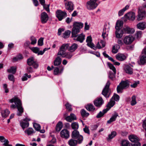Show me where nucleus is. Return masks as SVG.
I'll return each mask as SVG.
<instances>
[{
  "label": "nucleus",
  "mask_w": 146,
  "mask_h": 146,
  "mask_svg": "<svg viewBox=\"0 0 146 146\" xmlns=\"http://www.w3.org/2000/svg\"><path fill=\"white\" fill-rule=\"evenodd\" d=\"M131 106H133L137 104L136 100V97L135 96H133L131 98Z\"/></svg>",
  "instance_id": "49530a36"
},
{
  "label": "nucleus",
  "mask_w": 146,
  "mask_h": 146,
  "mask_svg": "<svg viewBox=\"0 0 146 146\" xmlns=\"http://www.w3.org/2000/svg\"><path fill=\"white\" fill-rule=\"evenodd\" d=\"M27 63L29 66L32 65L35 68H37L38 66V64L34 60L33 57L28 59L27 61Z\"/></svg>",
  "instance_id": "2eb2a0df"
},
{
  "label": "nucleus",
  "mask_w": 146,
  "mask_h": 146,
  "mask_svg": "<svg viewBox=\"0 0 146 146\" xmlns=\"http://www.w3.org/2000/svg\"><path fill=\"white\" fill-rule=\"evenodd\" d=\"M111 99H112L113 100L115 101L116 102L118 101L119 99V96L116 94H114L113 96Z\"/></svg>",
  "instance_id": "de8ad7c7"
},
{
  "label": "nucleus",
  "mask_w": 146,
  "mask_h": 146,
  "mask_svg": "<svg viewBox=\"0 0 146 146\" xmlns=\"http://www.w3.org/2000/svg\"><path fill=\"white\" fill-rule=\"evenodd\" d=\"M40 20L42 23L44 24L46 23L49 19L48 16L45 12H43L40 14Z\"/></svg>",
  "instance_id": "f8f14e48"
},
{
  "label": "nucleus",
  "mask_w": 146,
  "mask_h": 146,
  "mask_svg": "<svg viewBox=\"0 0 146 146\" xmlns=\"http://www.w3.org/2000/svg\"><path fill=\"white\" fill-rule=\"evenodd\" d=\"M83 24L81 22H74L73 25L71 36H85V35H82V34L79 36L78 35H77L80 32V29L83 27Z\"/></svg>",
  "instance_id": "f03ea898"
},
{
  "label": "nucleus",
  "mask_w": 146,
  "mask_h": 146,
  "mask_svg": "<svg viewBox=\"0 0 146 146\" xmlns=\"http://www.w3.org/2000/svg\"><path fill=\"white\" fill-rule=\"evenodd\" d=\"M109 28V26H108L107 24L104 25L103 29V32L102 34V36H108V32Z\"/></svg>",
  "instance_id": "6ab92c4d"
},
{
  "label": "nucleus",
  "mask_w": 146,
  "mask_h": 146,
  "mask_svg": "<svg viewBox=\"0 0 146 146\" xmlns=\"http://www.w3.org/2000/svg\"><path fill=\"white\" fill-rule=\"evenodd\" d=\"M134 39V37H125L123 39L124 42L126 44H131Z\"/></svg>",
  "instance_id": "412c9836"
},
{
  "label": "nucleus",
  "mask_w": 146,
  "mask_h": 146,
  "mask_svg": "<svg viewBox=\"0 0 146 146\" xmlns=\"http://www.w3.org/2000/svg\"><path fill=\"white\" fill-rule=\"evenodd\" d=\"M71 126L72 129L74 130L77 129L79 127L78 123L76 122H73L71 124Z\"/></svg>",
  "instance_id": "c03bdc74"
},
{
  "label": "nucleus",
  "mask_w": 146,
  "mask_h": 146,
  "mask_svg": "<svg viewBox=\"0 0 146 146\" xmlns=\"http://www.w3.org/2000/svg\"><path fill=\"white\" fill-rule=\"evenodd\" d=\"M8 78L10 80L12 81L13 82L15 81L14 76L13 75L9 74L8 76Z\"/></svg>",
  "instance_id": "bf43d9fd"
},
{
  "label": "nucleus",
  "mask_w": 146,
  "mask_h": 146,
  "mask_svg": "<svg viewBox=\"0 0 146 146\" xmlns=\"http://www.w3.org/2000/svg\"><path fill=\"white\" fill-rule=\"evenodd\" d=\"M78 143V140L71 139L68 141V144L70 146H76L77 143Z\"/></svg>",
  "instance_id": "cd10ccee"
},
{
  "label": "nucleus",
  "mask_w": 146,
  "mask_h": 146,
  "mask_svg": "<svg viewBox=\"0 0 146 146\" xmlns=\"http://www.w3.org/2000/svg\"><path fill=\"white\" fill-rule=\"evenodd\" d=\"M108 111V110L106 109H104L102 111H100L97 114L96 116V117L98 118H100L102 117Z\"/></svg>",
  "instance_id": "c9c22d12"
},
{
  "label": "nucleus",
  "mask_w": 146,
  "mask_h": 146,
  "mask_svg": "<svg viewBox=\"0 0 146 146\" xmlns=\"http://www.w3.org/2000/svg\"><path fill=\"white\" fill-rule=\"evenodd\" d=\"M138 13L137 20L139 21L142 20L145 17V13L144 11H141L140 9H139Z\"/></svg>",
  "instance_id": "a211bd4d"
},
{
  "label": "nucleus",
  "mask_w": 146,
  "mask_h": 146,
  "mask_svg": "<svg viewBox=\"0 0 146 146\" xmlns=\"http://www.w3.org/2000/svg\"><path fill=\"white\" fill-rule=\"evenodd\" d=\"M137 28L141 30H144L146 28V23L145 22H140L137 25Z\"/></svg>",
  "instance_id": "b1692460"
},
{
  "label": "nucleus",
  "mask_w": 146,
  "mask_h": 146,
  "mask_svg": "<svg viewBox=\"0 0 146 146\" xmlns=\"http://www.w3.org/2000/svg\"><path fill=\"white\" fill-rule=\"evenodd\" d=\"M146 63V56L141 54L139 56V63L140 64L143 65Z\"/></svg>",
  "instance_id": "393cba45"
},
{
  "label": "nucleus",
  "mask_w": 146,
  "mask_h": 146,
  "mask_svg": "<svg viewBox=\"0 0 146 146\" xmlns=\"http://www.w3.org/2000/svg\"><path fill=\"white\" fill-rule=\"evenodd\" d=\"M64 4L66 9L70 12L74 9V4L73 2L69 0H64Z\"/></svg>",
  "instance_id": "423d86ee"
},
{
  "label": "nucleus",
  "mask_w": 146,
  "mask_h": 146,
  "mask_svg": "<svg viewBox=\"0 0 146 146\" xmlns=\"http://www.w3.org/2000/svg\"><path fill=\"white\" fill-rule=\"evenodd\" d=\"M129 7V6L128 5H126L124 8L122 9L119 11L118 13V15L119 16H120L123 15L124 13V12L127 9H128Z\"/></svg>",
  "instance_id": "f704fd0d"
},
{
  "label": "nucleus",
  "mask_w": 146,
  "mask_h": 146,
  "mask_svg": "<svg viewBox=\"0 0 146 146\" xmlns=\"http://www.w3.org/2000/svg\"><path fill=\"white\" fill-rule=\"evenodd\" d=\"M43 6L44 9H45L48 13L50 12V9L49 8V5L45 4Z\"/></svg>",
  "instance_id": "052dcab7"
},
{
  "label": "nucleus",
  "mask_w": 146,
  "mask_h": 146,
  "mask_svg": "<svg viewBox=\"0 0 146 146\" xmlns=\"http://www.w3.org/2000/svg\"><path fill=\"white\" fill-rule=\"evenodd\" d=\"M78 45L75 43L72 44L70 46H69L68 50L71 52H73L75 51L78 48Z\"/></svg>",
  "instance_id": "4be33fe9"
},
{
  "label": "nucleus",
  "mask_w": 146,
  "mask_h": 146,
  "mask_svg": "<svg viewBox=\"0 0 146 146\" xmlns=\"http://www.w3.org/2000/svg\"><path fill=\"white\" fill-rule=\"evenodd\" d=\"M31 77V75H28L26 73L25 74L22 78V80L23 81L27 80V77L29 78H30Z\"/></svg>",
  "instance_id": "8fccbe9b"
},
{
  "label": "nucleus",
  "mask_w": 146,
  "mask_h": 146,
  "mask_svg": "<svg viewBox=\"0 0 146 146\" xmlns=\"http://www.w3.org/2000/svg\"><path fill=\"white\" fill-rule=\"evenodd\" d=\"M80 112L81 115L83 117H87L89 115V113L87 112L86 110L83 109L81 110Z\"/></svg>",
  "instance_id": "79ce46f5"
},
{
  "label": "nucleus",
  "mask_w": 146,
  "mask_h": 146,
  "mask_svg": "<svg viewBox=\"0 0 146 146\" xmlns=\"http://www.w3.org/2000/svg\"><path fill=\"white\" fill-rule=\"evenodd\" d=\"M115 104V101L113 100L112 99H111L110 101L106 105L107 108L106 109V110H108V111Z\"/></svg>",
  "instance_id": "a878e982"
},
{
  "label": "nucleus",
  "mask_w": 146,
  "mask_h": 146,
  "mask_svg": "<svg viewBox=\"0 0 146 146\" xmlns=\"http://www.w3.org/2000/svg\"><path fill=\"white\" fill-rule=\"evenodd\" d=\"M76 38H74V40L79 42L80 43L83 42L84 40L85 39L84 37H76Z\"/></svg>",
  "instance_id": "603ef678"
},
{
  "label": "nucleus",
  "mask_w": 146,
  "mask_h": 146,
  "mask_svg": "<svg viewBox=\"0 0 146 146\" xmlns=\"http://www.w3.org/2000/svg\"><path fill=\"white\" fill-rule=\"evenodd\" d=\"M71 32V31L69 30H67L66 31L63 33V36H66L69 35Z\"/></svg>",
  "instance_id": "4d7b16f0"
},
{
  "label": "nucleus",
  "mask_w": 146,
  "mask_h": 146,
  "mask_svg": "<svg viewBox=\"0 0 146 146\" xmlns=\"http://www.w3.org/2000/svg\"><path fill=\"white\" fill-rule=\"evenodd\" d=\"M118 116V113L115 112L110 120L108 121L107 123L109 124L111 122L115 120L117 117Z\"/></svg>",
  "instance_id": "c756f323"
},
{
  "label": "nucleus",
  "mask_w": 146,
  "mask_h": 146,
  "mask_svg": "<svg viewBox=\"0 0 146 146\" xmlns=\"http://www.w3.org/2000/svg\"><path fill=\"white\" fill-rule=\"evenodd\" d=\"M62 59L59 56L56 58L54 60V64L55 66H58L60 65L61 63Z\"/></svg>",
  "instance_id": "2f4dec72"
},
{
  "label": "nucleus",
  "mask_w": 146,
  "mask_h": 146,
  "mask_svg": "<svg viewBox=\"0 0 146 146\" xmlns=\"http://www.w3.org/2000/svg\"><path fill=\"white\" fill-rule=\"evenodd\" d=\"M129 85V84L128 80L121 81L117 87V93H122V90L124 89L128 88Z\"/></svg>",
  "instance_id": "20e7f679"
},
{
  "label": "nucleus",
  "mask_w": 146,
  "mask_h": 146,
  "mask_svg": "<svg viewBox=\"0 0 146 146\" xmlns=\"http://www.w3.org/2000/svg\"><path fill=\"white\" fill-rule=\"evenodd\" d=\"M69 44H64L60 48V50L58 52V55H62L65 52V51L68 49L69 47Z\"/></svg>",
  "instance_id": "ddd939ff"
},
{
  "label": "nucleus",
  "mask_w": 146,
  "mask_h": 146,
  "mask_svg": "<svg viewBox=\"0 0 146 146\" xmlns=\"http://www.w3.org/2000/svg\"><path fill=\"white\" fill-rule=\"evenodd\" d=\"M139 82H135L134 83H133V84H131L130 85V86L131 87L133 88H135L136 87L137 85L139 84Z\"/></svg>",
  "instance_id": "69168bd1"
},
{
  "label": "nucleus",
  "mask_w": 146,
  "mask_h": 146,
  "mask_svg": "<svg viewBox=\"0 0 146 146\" xmlns=\"http://www.w3.org/2000/svg\"><path fill=\"white\" fill-rule=\"evenodd\" d=\"M23 120L25 122H20V124L22 128L24 129L25 128H27L29 126V123L28 121H30V119L29 118H26L24 119Z\"/></svg>",
  "instance_id": "f3484780"
},
{
  "label": "nucleus",
  "mask_w": 146,
  "mask_h": 146,
  "mask_svg": "<svg viewBox=\"0 0 146 146\" xmlns=\"http://www.w3.org/2000/svg\"><path fill=\"white\" fill-rule=\"evenodd\" d=\"M10 113V111L7 109L2 111L1 113L2 116L3 117L6 118L7 117Z\"/></svg>",
  "instance_id": "72a5a7b5"
},
{
  "label": "nucleus",
  "mask_w": 146,
  "mask_h": 146,
  "mask_svg": "<svg viewBox=\"0 0 146 146\" xmlns=\"http://www.w3.org/2000/svg\"><path fill=\"white\" fill-rule=\"evenodd\" d=\"M43 38L41 37L38 42V45L39 46H42L43 44Z\"/></svg>",
  "instance_id": "13d9d810"
},
{
  "label": "nucleus",
  "mask_w": 146,
  "mask_h": 146,
  "mask_svg": "<svg viewBox=\"0 0 146 146\" xmlns=\"http://www.w3.org/2000/svg\"><path fill=\"white\" fill-rule=\"evenodd\" d=\"M56 17L59 21H61L67 16V14L65 11H62L60 10H58L56 12Z\"/></svg>",
  "instance_id": "1a4fd4ad"
},
{
  "label": "nucleus",
  "mask_w": 146,
  "mask_h": 146,
  "mask_svg": "<svg viewBox=\"0 0 146 146\" xmlns=\"http://www.w3.org/2000/svg\"><path fill=\"white\" fill-rule=\"evenodd\" d=\"M117 135V133L115 131H113L111 132L110 134L108 135V137L107 138V140L109 141L114 137Z\"/></svg>",
  "instance_id": "e433bc0d"
},
{
  "label": "nucleus",
  "mask_w": 146,
  "mask_h": 146,
  "mask_svg": "<svg viewBox=\"0 0 146 146\" xmlns=\"http://www.w3.org/2000/svg\"><path fill=\"white\" fill-rule=\"evenodd\" d=\"M123 24L122 21L118 20L117 21L115 27L116 30L115 32V36H122L123 34H133L134 32V29H131L129 27L121 29Z\"/></svg>",
  "instance_id": "f257e3e1"
},
{
  "label": "nucleus",
  "mask_w": 146,
  "mask_h": 146,
  "mask_svg": "<svg viewBox=\"0 0 146 146\" xmlns=\"http://www.w3.org/2000/svg\"><path fill=\"white\" fill-rule=\"evenodd\" d=\"M121 144V146H129V142L128 140H124L122 141Z\"/></svg>",
  "instance_id": "a18cd8bd"
},
{
  "label": "nucleus",
  "mask_w": 146,
  "mask_h": 146,
  "mask_svg": "<svg viewBox=\"0 0 146 146\" xmlns=\"http://www.w3.org/2000/svg\"><path fill=\"white\" fill-rule=\"evenodd\" d=\"M9 102L11 103L13 102L15 103L18 111L17 115L18 116L22 115V113L24 112V110L20 100L17 97H15L10 100Z\"/></svg>",
  "instance_id": "7ed1b4c3"
},
{
  "label": "nucleus",
  "mask_w": 146,
  "mask_h": 146,
  "mask_svg": "<svg viewBox=\"0 0 146 146\" xmlns=\"http://www.w3.org/2000/svg\"><path fill=\"white\" fill-rule=\"evenodd\" d=\"M142 126L145 129L146 131V120H145L143 121Z\"/></svg>",
  "instance_id": "774afa93"
},
{
  "label": "nucleus",
  "mask_w": 146,
  "mask_h": 146,
  "mask_svg": "<svg viewBox=\"0 0 146 146\" xmlns=\"http://www.w3.org/2000/svg\"><path fill=\"white\" fill-rule=\"evenodd\" d=\"M116 58L119 60L123 61L126 58V56L124 54L118 53L115 56Z\"/></svg>",
  "instance_id": "5701e85b"
},
{
  "label": "nucleus",
  "mask_w": 146,
  "mask_h": 146,
  "mask_svg": "<svg viewBox=\"0 0 146 146\" xmlns=\"http://www.w3.org/2000/svg\"><path fill=\"white\" fill-rule=\"evenodd\" d=\"M124 16L128 19L133 21L135 18V13L133 12H130L125 14Z\"/></svg>",
  "instance_id": "dca6fc26"
},
{
  "label": "nucleus",
  "mask_w": 146,
  "mask_h": 146,
  "mask_svg": "<svg viewBox=\"0 0 146 146\" xmlns=\"http://www.w3.org/2000/svg\"><path fill=\"white\" fill-rule=\"evenodd\" d=\"M86 108L88 111H94L96 110L95 107L92 104H89L85 106Z\"/></svg>",
  "instance_id": "bb28decb"
},
{
  "label": "nucleus",
  "mask_w": 146,
  "mask_h": 146,
  "mask_svg": "<svg viewBox=\"0 0 146 146\" xmlns=\"http://www.w3.org/2000/svg\"><path fill=\"white\" fill-rule=\"evenodd\" d=\"M121 38L122 37H116V39L118 43L121 45L123 44V39Z\"/></svg>",
  "instance_id": "09e8293b"
},
{
  "label": "nucleus",
  "mask_w": 146,
  "mask_h": 146,
  "mask_svg": "<svg viewBox=\"0 0 146 146\" xmlns=\"http://www.w3.org/2000/svg\"><path fill=\"white\" fill-rule=\"evenodd\" d=\"M60 135L62 137L67 139L69 137V132L66 129H63L61 131Z\"/></svg>",
  "instance_id": "4468645a"
},
{
  "label": "nucleus",
  "mask_w": 146,
  "mask_h": 146,
  "mask_svg": "<svg viewBox=\"0 0 146 146\" xmlns=\"http://www.w3.org/2000/svg\"><path fill=\"white\" fill-rule=\"evenodd\" d=\"M86 42L87 43V45L92 48L94 47V44L92 42L91 37H87Z\"/></svg>",
  "instance_id": "c85d7f7f"
},
{
  "label": "nucleus",
  "mask_w": 146,
  "mask_h": 146,
  "mask_svg": "<svg viewBox=\"0 0 146 146\" xmlns=\"http://www.w3.org/2000/svg\"><path fill=\"white\" fill-rule=\"evenodd\" d=\"M119 48V46L118 45L116 44L113 46L111 52L112 53L115 54L118 52V50Z\"/></svg>",
  "instance_id": "4c0bfd02"
},
{
  "label": "nucleus",
  "mask_w": 146,
  "mask_h": 146,
  "mask_svg": "<svg viewBox=\"0 0 146 146\" xmlns=\"http://www.w3.org/2000/svg\"><path fill=\"white\" fill-rule=\"evenodd\" d=\"M124 69L125 71L127 73L131 74L133 73V69L129 66L127 65L125 66Z\"/></svg>",
  "instance_id": "7c9ffc66"
},
{
  "label": "nucleus",
  "mask_w": 146,
  "mask_h": 146,
  "mask_svg": "<svg viewBox=\"0 0 146 146\" xmlns=\"http://www.w3.org/2000/svg\"><path fill=\"white\" fill-rule=\"evenodd\" d=\"M115 74H114V72L113 73L111 71H110L109 72L108 77L111 80H114L115 79Z\"/></svg>",
  "instance_id": "a19ab883"
},
{
  "label": "nucleus",
  "mask_w": 146,
  "mask_h": 146,
  "mask_svg": "<svg viewBox=\"0 0 146 146\" xmlns=\"http://www.w3.org/2000/svg\"><path fill=\"white\" fill-rule=\"evenodd\" d=\"M17 68L16 67L12 66L9 69H8L7 72L9 73H12L13 74H15L16 72Z\"/></svg>",
  "instance_id": "58836bf2"
},
{
  "label": "nucleus",
  "mask_w": 146,
  "mask_h": 146,
  "mask_svg": "<svg viewBox=\"0 0 146 146\" xmlns=\"http://www.w3.org/2000/svg\"><path fill=\"white\" fill-rule=\"evenodd\" d=\"M31 44L34 45L36 43L37 40L35 37H31Z\"/></svg>",
  "instance_id": "680f3d73"
},
{
  "label": "nucleus",
  "mask_w": 146,
  "mask_h": 146,
  "mask_svg": "<svg viewBox=\"0 0 146 146\" xmlns=\"http://www.w3.org/2000/svg\"><path fill=\"white\" fill-rule=\"evenodd\" d=\"M62 57L66 58L68 59L71 58L73 56L72 54L70 52H65L62 55H60Z\"/></svg>",
  "instance_id": "473e14b6"
},
{
  "label": "nucleus",
  "mask_w": 146,
  "mask_h": 146,
  "mask_svg": "<svg viewBox=\"0 0 146 146\" xmlns=\"http://www.w3.org/2000/svg\"><path fill=\"white\" fill-rule=\"evenodd\" d=\"M33 126L36 130L38 131L40 130V126L39 124L35 123L34 124Z\"/></svg>",
  "instance_id": "3c124183"
},
{
  "label": "nucleus",
  "mask_w": 146,
  "mask_h": 146,
  "mask_svg": "<svg viewBox=\"0 0 146 146\" xmlns=\"http://www.w3.org/2000/svg\"><path fill=\"white\" fill-rule=\"evenodd\" d=\"M128 137L131 142L135 143L132 146H141V144L139 142V139L137 136L134 135H131L129 136Z\"/></svg>",
  "instance_id": "6e6552de"
},
{
  "label": "nucleus",
  "mask_w": 146,
  "mask_h": 146,
  "mask_svg": "<svg viewBox=\"0 0 146 146\" xmlns=\"http://www.w3.org/2000/svg\"><path fill=\"white\" fill-rule=\"evenodd\" d=\"M25 133H26L28 135L32 134L34 133L33 129L32 128H29L25 131Z\"/></svg>",
  "instance_id": "37998d69"
},
{
  "label": "nucleus",
  "mask_w": 146,
  "mask_h": 146,
  "mask_svg": "<svg viewBox=\"0 0 146 146\" xmlns=\"http://www.w3.org/2000/svg\"><path fill=\"white\" fill-rule=\"evenodd\" d=\"M66 107V108L67 110H68L69 111H72V106L68 103H66L65 105Z\"/></svg>",
  "instance_id": "864d4df0"
},
{
  "label": "nucleus",
  "mask_w": 146,
  "mask_h": 146,
  "mask_svg": "<svg viewBox=\"0 0 146 146\" xmlns=\"http://www.w3.org/2000/svg\"><path fill=\"white\" fill-rule=\"evenodd\" d=\"M3 142H4L3 145L5 146H12V145H9L8 144L9 141L7 139H5V140Z\"/></svg>",
  "instance_id": "0e129e2a"
},
{
  "label": "nucleus",
  "mask_w": 146,
  "mask_h": 146,
  "mask_svg": "<svg viewBox=\"0 0 146 146\" xmlns=\"http://www.w3.org/2000/svg\"><path fill=\"white\" fill-rule=\"evenodd\" d=\"M97 0H90L86 3L87 8L88 10H93L95 9L98 6L96 3Z\"/></svg>",
  "instance_id": "0eeeda50"
},
{
  "label": "nucleus",
  "mask_w": 146,
  "mask_h": 146,
  "mask_svg": "<svg viewBox=\"0 0 146 146\" xmlns=\"http://www.w3.org/2000/svg\"><path fill=\"white\" fill-rule=\"evenodd\" d=\"M31 50L34 53H38L39 50V48L37 47H33L31 48Z\"/></svg>",
  "instance_id": "5fc2aeb1"
},
{
  "label": "nucleus",
  "mask_w": 146,
  "mask_h": 146,
  "mask_svg": "<svg viewBox=\"0 0 146 146\" xmlns=\"http://www.w3.org/2000/svg\"><path fill=\"white\" fill-rule=\"evenodd\" d=\"M83 130L84 132L88 135L90 134V130L89 127L87 126H85V127L83 129Z\"/></svg>",
  "instance_id": "6e6d98bb"
},
{
  "label": "nucleus",
  "mask_w": 146,
  "mask_h": 146,
  "mask_svg": "<svg viewBox=\"0 0 146 146\" xmlns=\"http://www.w3.org/2000/svg\"><path fill=\"white\" fill-rule=\"evenodd\" d=\"M62 127V122H59L57 124L56 127V131H59L60 130Z\"/></svg>",
  "instance_id": "ea45409f"
},
{
  "label": "nucleus",
  "mask_w": 146,
  "mask_h": 146,
  "mask_svg": "<svg viewBox=\"0 0 146 146\" xmlns=\"http://www.w3.org/2000/svg\"><path fill=\"white\" fill-rule=\"evenodd\" d=\"M22 57L21 55H19L18 57H15L13 59V60L14 61H17L18 60L22 59Z\"/></svg>",
  "instance_id": "e2e57ef3"
},
{
  "label": "nucleus",
  "mask_w": 146,
  "mask_h": 146,
  "mask_svg": "<svg viewBox=\"0 0 146 146\" xmlns=\"http://www.w3.org/2000/svg\"><path fill=\"white\" fill-rule=\"evenodd\" d=\"M110 84L109 81H108L102 92V94L106 98L109 97L110 94L109 92V87Z\"/></svg>",
  "instance_id": "9d476101"
},
{
  "label": "nucleus",
  "mask_w": 146,
  "mask_h": 146,
  "mask_svg": "<svg viewBox=\"0 0 146 146\" xmlns=\"http://www.w3.org/2000/svg\"><path fill=\"white\" fill-rule=\"evenodd\" d=\"M64 68V67L62 66H60L59 68H55L54 74L56 75L58 74L59 73H61L63 71Z\"/></svg>",
  "instance_id": "aec40b11"
},
{
  "label": "nucleus",
  "mask_w": 146,
  "mask_h": 146,
  "mask_svg": "<svg viewBox=\"0 0 146 146\" xmlns=\"http://www.w3.org/2000/svg\"><path fill=\"white\" fill-rule=\"evenodd\" d=\"M64 28H60L58 29V36H60L61 35V33L62 32L64 31Z\"/></svg>",
  "instance_id": "338daca9"
},
{
  "label": "nucleus",
  "mask_w": 146,
  "mask_h": 146,
  "mask_svg": "<svg viewBox=\"0 0 146 146\" xmlns=\"http://www.w3.org/2000/svg\"><path fill=\"white\" fill-rule=\"evenodd\" d=\"M72 137L74 139H77L79 144L81 143L83 141V136L80 135L79 131L77 130H75L72 131Z\"/></svg>",
  "instance_id": "39448f33"
},
{
  "label": "nucleus",
  "mask_w": 146,
  "mask_h": 146,
  "mask_svg": "<svg viewBox=\"0 0 146 146\" xmlns=\"http://www.w3.org/2000/svg\"><path fill=\"white\" fill-rule=\"evenodd\" d=\"M94 105L98 108H100L104 103L102 98L100 97L96 98L94 101Z\"/></svg>",
  "instance_id": "9b49d317"
}]
</instances>
